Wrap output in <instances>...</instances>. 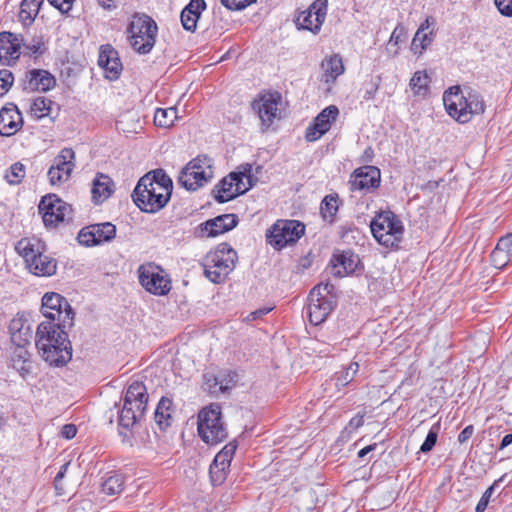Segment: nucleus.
I'll list each match as a JSON object with an SVG mask.
<instances>
[{
  "mask_svg": "<svg viewBox=\"0 0 512 512\" xmlns=\"http://www.w3.org/2000/svg\"><path fill=\"white\" fill-rule=\"evenodd\" d=\"M173 183L162 169L142 176L134 188L132 198L135 205L145 213H157L169 202Z\"/></svg>",
  "mask_w": 512,
  "mask_h": 512,
  "instance_id": "obj_1",
  "label": "nucleus"
},
{
  "mask_svg": "<svg viewBox=\"0 0 512 512\" xmlns=\"http://www.w3.org/2000/svg\"><path fill=\"white\" fill-rule=\"evenodd\" d=\"M67 328L53 321H43L37 327L35 346L41 358L50 366L62 367L72 358Z\"/></svg>",
  "mask_w": 512,
  "mask_h": 512,
  "instance_id": "obj_2",
  "label": "nucleus"
},
{
  "mask_svg": "<svg viewBox=\"0 0 512 512\" xmlns=\"http://www.w3.org/2000/svg\"><path fill=\"white\" fill-rule=\"evenodd\" d=\"M443 102L448 114L461 124L468 123L474 115L485 111V104L480 95L472 91L464 95L459 86L445 91Z\"/></svg>",
  "mask_w": 512,
  "mask_h": 512,
  "instance_id": "obj_3",
  "label": "nucleus"
},
{
  "mask_svg": "<svg viewBox=\"0 0 512 512\" xmlns=\"http://www.w3.org/2000/svg\"><path fill=\"white\" fill-rule=\"evenodd\" d=\"M16 252L24 258L28 270L36 276H52L56 273L57 262L45 254V244L37 238H23L15 245Z\"/></svg>",
  "mask_w": 512,
  "mask_h": 512,
  "instance_id": "obj_4",
  "label": "nucleus"
},
{
  "mask_svg": "<svg viewBox=\"0 0 512 512\" xmlns=\"http://www.w3.org/2000/svg\"><path fill=\"white\" fill-rule=\"evenodd\" d=\"M148 398L147 388L142 382L133 381L128 386L118 417L122 428L130 430L144 419Z\"/></svg>",
  "mask_w": 512,
  "mask_h": 512,
  "instance_id": "obj_5",
  "label": "nucleus"
},
{
  "mask_svg": "<svg viewBox=\"0 0 512 512\" xmlns=\"http://www.w3.org/2000/svg\"><path fill=\"white\" fill-rule=\"evenodd\" d=\"M157 23L144 13H135L127 26V40L132 49L139 54H148L156 43Z\"/></svg>",
  "mask_w": 512,
  "mask_h": 512,
  "instance_id": "obj_6",
  "label": "nucleus"
},
{
  "mask_svg": "<svg viewBox=\"0 0 512 512\" xmlns=\"http://www.w3.org/2000/svg\"><path fill=\"white\" fill-rule=\"evenodd\" d=\"M237 253L227 243H221L202 260L205 276L213 283H222L235 268Z\"/></svg>",
  "mask_w": 512,
  "mask_h": 512,
  "instance_id": "obj_7",
  "label": "nucleus"
},
{
  "mask_svg": "<svg viewBox=\"0 0 512 512\" xmlns=\"http://www.w3.org/2000/svg\"><path fill=\"white\" fill-rule=\"evenodd\" d=\"M370 228L376 241L386 248L398 247L404 233L401 220L392 211L379 213L371 221Z\"/></svg>",
  "mask_w": 512,
  "mask_h": 512,
  "instance_id": "obj_8",
  "label": "nucleus"
},
{
  "mask_svg": "<svg viewBox=\"0 0 512 512\" xmlns=\"http://www.w3.org/2000/svg\"><path fill=\"white\" fill-rule=\"evenodd\" d=\"M197 430L200 438L210 445H216L227 437L218 404H211L199 412Z\"/></svg>",
  "mask_w": 512,
  "mask_h": 512,
  "instance_id": "obj_9",
  "label": "nucleus"
},
{
  "mask_svg": "<svg viewBox=\"0 0 512 512\" xmlns=\"http://www.w3.org/2000/svg\"><path fill=\"white\" fill-rule=\"evenodd\" d=\"M213 161L206 155L192 159L180 172L178 183L186 190L195 191L213 178Z\"/></svg>",
  "mask_w": 512,
  "mask_h": 512,
  "instance_id": "obj_10",
  "label": "nucleus"
},
{
  "mask_svg": "<svg viewBox=\"0 0 512 512\" xmlns=\"http://www.w3.org/2000/svg\"><path fill=\"white\" fill-rule=\"evenodd\" d=\"M138 279L141 286L155 296L167 295L172 283L169 274L159 265L148 262L139 266Z\"/></svg>",
  "mask_w": 512,
  "mask_h": 512,
  "instance_id": "obj_11",
  "label": "nucleus"
},
{
  "mask_svg": "<svg viewBox=\"0 0 512 512\" xmlns=\"http://www.w3.org/2000/svg\"><path fill=\"white\" fill-rule=\"evenodd\" d=\"M305 226L297 220H278L266 233L267 242L277 250L297 242Z\"/></svg>",
  "mask_w": 512,
  "mask_h": 512,
  "instance_id": "obj_12",
  "label": "nucleus"
},
{
  "mask_svg": "<svg viewBox=\"0 0 512 512\" xmlns=\"http://www.w3.org/2000/svg\"><path fill=\"white\" fill-rule=\"evenodd\" d=\"M42 312L46 321L62 324V327H72L74 312L68 301L58 293H46L42 298Z\"/></svg>",
  "mask_w": 512,
  "mask_h": 512,
  "instance_id": "obj_13",
  "label": "nucleus"
},
{
  "mask_svg": "<svg viewBox=\"0 0 512 512\" xmlns=\"http://www.w3.org/2000/svg\"><path fill=\"white\" fill-rule=\"evenodd\" d=\"M44 225L49 228L56 227L59 223L71 218L72 207L55 194L42 197L38 205Z\"/></svg>",
  "mask_w": 512,
  "mask_h": 512,
  "instance_id": "obj_14",
  "label": "nucleus"
},
{
  "mask_svg": "<svg viewBox=\"0 0 512 512\" xmlns=\"http://www.w3.org/2000/svg\"><path fill=\"white\" fill-rule=\"evenodd\" d=\"M75 168V152L71 148H63L53 159L47 177L52 186H60L67 182Z\"/></svg>",
  "mask_w": 512,
  "mask_h": 512,
  "instance_id": "obj_15",
  "label": "nucleus"
},
{
  "mask_svg": "<svg viewBox=\"0 0 512 512\" xmlns=\"http://www.w3.org/2000/svg\"><path fill=\"white\" fill-rule=\"evenodd\" d=\"M250 171L251 166L247 165L243 172H231L228 176L224 177L215 187V199L219 203H224L245 193L248 188L243 182V177L250 173Z\"/></svg>",
  "mask_w": 512,
  "mask_h": 512,
  "instance_id": "obj_16",
  "label": "nucleus"
},
{
  "mask_svg": "<svg viewBox=\"0 0 512 512\" xmlns=\"http://www.w3.org/2000/svg\"><path fill=\"white\" fill-rule=\"evenodd\" d=\"M380 182V170L375 166L366 165L355 169L348 183L352 192L369 193L378 188Z\"/></svg>",
  "mask_w": 512,
  "mask_h": 512,
  "instance_id": "obj_17",
  "label": "nucleus"
},
{
  "mask_svg": "<svg viewBox=\"0 0 512 512\" xmlns=\"http://www.w3.org/2000/svg\"><path fill=\"white\" fill-rule=\"evenodd\" d=\"M236 448L237 445L230 442L214 457L209 469L210 479L214 486H219L226 480Z\"/></svg>",
  "mask_w": 512,
  "mask_h": 512,
  "instance_id": "obj_18",
  "label": "nucleus"
},
{
  "mask_svg": "<svg viewBox=\"0 0 512 512\" xmlns=\"http://www.w3.org/2000/svg\"><path fill=\"white\" fill-rule=\"evenodd\" d=\"M333 310V302L321 293V287H313L309 294L308 315L311 324L319 325Z\"/></svg>",
  "mask_w": 512,
  "mask_h": 512,
  "instance_id": "obj_19",
  "label": "nucleus"
},
{
  "mask_svg": "<svg viewBox=\"0 0 512 512\" xmlns=\"http://www.w3.org/2000/svg\"><path fill=\"white\" fill-rule=\"evenodd\" d=\"M327 14V0H315L307 10L297 17L300 28L311 32H318L325 21Z\"/></svg>",
  "mask_w": 512,
  "mask_h": 512,
  "instance_id": "obj_20",
  "label": "nucleus"
},
{
  "mask_svg": "<svg viewBox=\"0 0 512 512\" xmlns=\"http://www.w3.org/2000/svg\"><path fill=\"white\" fill-rule=\"evenodd\" d=\"M339 115V109L335 105L324 108L314 119V123L306 129L305 138L309 142L318 140L331 128Z\"/></svg>",
  "mask_w": 512,
  "mask_h": 512,
  "instance_id": "obj_21",
  "label": "nucleus"
},
{
  "mask_svg": "<svg viewBox=\"0 0 512 512\" xmlns=\"http://www.w3.org/2000/svg\"><path fill=\"white\" fill-rule=\"evenodd\" d=\"M280 100L279 93H266L253 102V109L257 112L263 126L269 127L278 117Z\"/></svg>",
  "mask_w": 512,
  "mask_h": 512,
  "instance_id": "obj_22",
  "label": "nucleus"
},
{
  "mask_svg": "<svg viewBox=\"0 0 512 512\" xmlns=\"http://www.w3.org/2000/svg\"><path fill=\"white\" fill-rule=\"evenodd\" d=\"M238 223L235 214H223L201 223L197 227L198 234L202 237H216L233 229Z\"/></svg>",
  "mask_w": 512,
  "mask_h": 512,
  "instance_id": "obj_23",
  "label": "nucleus"
},
{
  "mask_svg": "<svg viewBox=\"0 0 512 512\" xmlns=\"http://www.w3.org/2000/svg\"><path fill=\"white\" fill-rule=\"evenodd\" d=\"M23 45V38L21 35L12 32L0 33V62L2 64L10 65L19 59L21 55V47Z\"/></svg>",
  "mask_w": 512,
  "mask_h": 512,
  "instance_id": "obj_24",
  "label": "nucleus"
},
{
  "mask_svg": "<svg viewBox=\"0 0 512 512\" xmlns=\"http://www.w3.org/2000/svg\"><path fill=\"white\" fill-rule=\"evenodd\" d=\"M8 329L12 345L31 344L32 327L27 314L17 313L11 319Z\"/></svg>",
  "mask_w": 512,
  "mask_h": 512,
  "instance_id": "obj_25",
  "label": "nucleus"
},
{
  "mask_svg": "<svg viewBox=\"0 0 512 512\" xmlns=\"http://www.w3.org/2000/svg\"><path fill=\"white\" fill-rule=\"evenodd\" d=\"M55 84V77L50 72L42 69H33L26 73L22 87L28 92H46L54 88Z\"/></svg>",
  "mask_w": 512,
  "mask_h": 512,
  "instance_id": "obj_26",
  "label": "nucleus"
},
{
  "mask_svg": "<svg viewBox=\"0 0 512 512\" xmlns=\"http://www.w3.org/2000/svg\"><path fill=\"white\" fill-rule=\"evenodd\" d=\"M23 125L22 114L15 104L9 103L0 109V135H15Z\"/></svg>",
  "mask_w": 512,
  "mask_h": 512,
  "instance_id": "obj_27",
  "label": "nucleus"
},
{
  "mask_svg": "<svg viewBox=\"0 0 512 512\" xmlns=\"http://www.w3.org/2000/svg\"><path fill=\"white\" fill-rule=\"evenodd\" d=\"M98 64L103 68L105 77L110 80L117 79L123 69L122 63L118 56V52L110 45L101 47Z\"/></svg>",
  "mask_w": 512,
  "mask_h": 512,
  "instance_id": "obj_28",
  "label": "nucleus"
},
{
  "mask_svg": "<svg viewBox=\"0 0 512 512\" xmlns=\"http://www.w3.org/2000/svg\"><path fill=\"white\" fill-rule=\"evenodd\" d=\"M28 345H13L10 362L12 367L22 378L29 376L34 368L32 354L27 349Z\"/></svg>",
  "mask_w": 512,
  "mask_h": 512,
  "instance_id": "obj_29",
  "label": "nucleus"
},
{
  "mask_svg": "<svg viewBox=\"0 0 512 512\" xmlns=\"http://www.w3.org/2000/svg\"><path fill=\"white\" fill-rule=\"evenodd\" d=\"M115 185L113 180L105 174L98 173L92 182V200L96 204L103 203L114 192Z\"/></svg>",
  "mask_w": 512,
  "mask_h": 512,
  "instance_id": "obj_30",
  "label": "nucleus"
},
{
  "mask_svg": "<svg viewBox=\"0 0 512 512\" xmlns=\"http://www.w3.org/2000/svg\"><path fill=\"white\" fill-rule=\"evenodd\" d=\"M204 0H191L181 12V23L185 30L194 32L201 13L205 10Z\"/></svg>",
  "mask_w": 512,
  "mask_h": 512,
  "instance_id": "obj_31",
  "label": "nucleus"
},
{
  "mask_svg": "<svg viewBox=\"0 0 512 512\" xmlns=\"http://www.w3.org/2000/svg\"><path fill=\"white\" fill-rule=\"evenodd\" d=\"M44 0H22L18 12V20L24 27H30L39 14Z\"/></svg>",
  "mask_w": 512,
  "mask_h": 512,
  "instance_id": "obj_32",
  "label": "nucleus"
},
{
  "mask_svg": "<svg viewBox=\"0 0 512 512\" xmlns=\"http://www.w3.org/2000/svg\"><path fill=\"white\" fill-rule=\"evenodd\" d=\"M174 413L173 402L168 397H162L155 409V422L160 429H166L172 423V414Z\"/></svg>",
  "mask_w": 512,
  "mask_h": 512,
  "instance_id": "obj_33",
  "label": "nucleus"
},
{
  "mask_svg": "<svg viewBox=\"0 0 512 512\" xmlns=\"http://www.w3.org/2000/svg\"><path fill=\"white\" fill-rule=\"evenodd\" d=\"M323 79L326 83H332L338 76L344 73V65L339 55L330 56L322 61Z\"/></svg>",
  "mask_w": 512,
  "mask_h": 512,
  "instance_id": "obj_34",
  "label": "nucleus"
},
{
  "mask_svg": "<svg viewBox=\"0 0 512 512\" xmlns=\"http://www.w3.org/2000/svg\"><path fill=\"white\" fill-rule=\"evenodd\" d=\"M359 367L358 362L352 361L346 367L334 373L332 380L335 382V387L338 391L352 383L359 371Z\"/></svg>",
  "mask_w": 512,
  "mask_h": 512,
  "instance_id": "obj_35",
  "label": "nucleus"
},
{
  "mask_svg": "<svg viewBox=\"0 0 512 512\" xmlns=\"http://www.w3.org/2000/svg\"><path fill=\"white\" fill-rule=\"evenodd\" d=\"M430 78L426 71H416L410 79V88L418 96H425L429 90Z\"/></svg>",
  "mask_w": 512,
  "mask_h": 512,
  "instance_id": "obj_36",
  "label": "nucleus"
},
{
  "mask_svg": "<svg viewBox=\"0 0 512 512\" xmlns=\"http://www.w3.org/2000/svg\"><path fill=\"white\" fill-rule=\"evenodd\" d=\"M433 40V30L426 32L416 31L411 43L412 52L421 55L432 44Z\"/></svg>",
  "mask_w": 512,
  "mask_h": 512,
  "instance_id": "obj_37",
  "label": "nucleus"
},
{
  "mask_svg": "<svg viewBox=\"0 0 512 512\" xmlns=\"http://www.w3.org/2000/svg\"><path fill=\"white\" fill-rule=\"evenodd\" d=\"M177 119V109L169 107L166 109L157 108L154 113V123L158 127L169 128Z\"/></svg>",
  "mask_w": 512,
  "mask_h": 512,
  "instance_id": "obj_38",
  "label": "nucleus"
},
{
  "mask_svg": "<svg viewBox=\"0 0 512 512\" xmlns=\"http://www.w3.org/2000/svg\"><path fill=\"white\" fill-rule=\"evenodd\" d=\"M212 380L214 382L213 387L219 386V390L225 392L235 386L238 375L234 371H224L217 376H212ZM209 388L211 389L212 385H209Z\"/></svg>",
  "mask_w": 512,
  "mask_h": 512,
  "instance_id": "obj_39",
  "label": "nucleus"
},
{
  "mask_svg": "<svg viewBox=\"0 0 512 512\" xmlns=\"http://www.w3.org/2000/svg\"><path fill=\"white\" fill-rule=\"evenodd\" d=\"M92 230L98 244L111 241L116 235V227L110 222L94 224Z\"/></svg>",
  "mask_w": 512,
  "mask_h": 512,
  "instance_id": "obj_40",
  "label": "nucleus"
},
{
  "mask_svg": "<svg viewBox=\"0 0 512 512\" xmlns=\"http://www.w3.org/2000/svg\"><path fill=\"white\" fill-rule=\"evenodd\" d=\"M124 487V478L120 474H114L105 479L102 483V491L104 494L113 496L122 492Z\"/></svg>",
  "mask_w": 512,
  "mask_h": 512,
  "instance_id": "obj_41",
  "label": "nucleus"
},
{
  "mask_svg": "<svg viewBox=\"0 0 512 512\" xmlns=\"http://www.w3.org/2000/svg\"><path fill=\"white\" fill-rule=\"evenodd\" d=\"M51 101L45 97H37L30 106L31 116L36 119H42L49 115L51 110Z\"/></svg>",
  "mask_w": 512,
  "mask_h": 512,
  "instance_id": "obj_42",
  "label": "nucleus"
},
{
  "mask_svg": "<svg viewBox=\"0 0 512 512\" xmlns=\"http://www.w3.org/2000/svg\"><path fill=\"white\" fill-rule=\"evenodd\" d=\"M336 264H334L332 274L337 277H343L348 273L353 272L354 270V262L347 256V254L343 253L336 257Z\"/></svg>",
  "mask_w": 512,
  "mask_h": 512,
  "instance_id": "obj_43",
  "label": "nucleus"
},
{
  "mask_svg": "<svg viewBox=\"0 0 512 512\" xmlns=\"http://www.w3.org/2000/svg\"><path fill=\"white\" fill-rule=\"evenodd\" d=\"M320 210L323 218L331 222L338 211V197L327 195L321 203Z\"/></svg>",
  "mask_w": 512,
  "mask_h": 512,
  "instance_id": "obj_44",
  "label": "nucleus"
},
{
  "mask_svg": "<svg viewBox=\"0 0 512 512\" xmlns=\"http://www.w3.org/2000/svg\"><path fill=\"white\" fill-rule=\"evenodd\" d=\"M511 259L512 256L503 251V249L497 245L491 253V263L497 269L504 268Z\"/></svg>",
  "mask_w": 512,
  "mask_h": 512,
  "instance_id": "obj_45",
  "label": "nucleus"
},
{
  "mask_svg": "<svg viewBox=\"0 0 512 512\" xmlns=\"http://www.w3.org/2000/svg\"><path fill=\"white\" fill-rule=\"evenodd\" d=\"M439 429H440L439 423H436L431 427V429L429 430V432L426 436V439L424 440V442L422 443V445L420 447V452L428 453L433 449V447L435 446V444L437 442Z\"/></svg>",
  "mask_w": 512,
  "mask_h": 512,
  "instance_id": "obj_46",
  "label": "nucleus"
},
{
  "mask_svg": "<svg viewBox=\"0 0 512 512\" xmlns=\"http://www.w3.org/2000/svg\"><path fill=\"white\" fill-rule=\"evenodd\" d=\"M24 177L25 167L20 162L14 163L6 174V179L10 184H19Z\"/></svg>",
  "mask_w": 512,
  "mask_h": 512,
  "instance_id": "obj_47",
  "label": "nucleus"
},
{
  "mask_svg": "<svg viewBox=\"0 0 512 512\" xmlns=\"http://www.w3.org/2000/svg\"><path fill=\"white\" fill-rule=\"evenodd\" d=\"M77 240L79 244L87 247L99 245L92 230V225L82 228L78 233Z\"/></svg>",
  "mask_w": 512,
  "mask_h": 512,
  "instance_id": "obj_48",
  "label": "nucleus"
},
{
  "mask_svg": "<svg viewBox=\"0 0 512 512\" xmlns=\"http://www.w3.org/2000/svg\"><path fill=\"white\" fill-rule=\"evenodd\" d=\"M14 77L7 69L0 70V97L4 96L11 88Z\"/></svg>",
  "mask_w": 512,
  "mask_h": 512,
  "instance_id": "obj_49",
  "label": "nucleus"
},
{
  "mask_svg": "<svg viewBox=\"0 0 512 512\" xmlns=\"http://www.w3.org/2000/svg\"><path fill=\"white\" fill-rule=\"evenodd\" d=\"M25 49L28 51V54L33 57H38L39 55H42L45 47L41 39L34 38L31 42L24 44Z\"/></svg>",
  "mask_w": 512,
  "mask_h": 512,
  "instance_id": "obj_50",
  "label": "nucleus"
},
{
  "mask_svg": "<svg viewBox=\"0 0 512 512\" xmlns=\"http://www.w3.org/2000/svg\"><path fill=\"white\" fill-rule=\"evenodd\" d=\"M256 0H221V3L230 10H242Z\"/></svg>",
  "mask_w": 512,
  "mask_h": 512,
  "instance_id": "obj_51",
  "label": "nucleus"
},
{
  "mask_svg": "<svg viewBox=\"0 0 512 512\" xmlns=\"http://www.w3.org/2000/svg\"><path fill=\"white\" fill-rule=\"evenodd\" d=\"M494 3L501 15L512 17V0H494Z\"/></svg>",
  "mask_w": 512,
  "mask_h": 512,
  "instance_id": "obj_52",
  "label": "nucleus"
},
{
  "mask_svg": "<svg viewBox=\"0 0 512 512\" xmlns=\"http://www.w3.org/2000/svg\"><path fill=\"white\" fill-rule=\"evenodd\" d=\"M50 5L57 8L62 13H68L74 4L75 0H47Z\"/></svg>",
  "mask_w": 512,
  "mask_h": 512,
  "instance_id": "obj_53",
  "label": "nucleus"
},
{
  "mask_svg": "<svg viewBox=\"0 0 512 512\" xmlns=\"http://www.w3.org/2000/svg\"><path fill=\"white\" fill-rule=\"evenodd\" d=\"M493 486L489 487L480 498L479 502L476 505L475 511L476 512H484L488 506V503L490 501L491 495L493 493Z\"/></svg>",
  "mask_w": 512,
  "mask_h": 512,
  "instance_id": "obj_54",
  "label": "nucleus"
},
{
  "mask_svg": "<svg viewBox=\"0 0 512 512\" xmlns=\"http://www.w3.org/2000/svg\"><path fill=\"white\" fill-rule=\"evenodd\" d=\"M497 246H499L503 251L512 256V233L507 234L499 239Z\"/></svg>",
  "mask_w": 512,
  "mask_h": 512,
  "instance_id": "obj_55",
  "label": "nucleus"
},
{
  "mask_svg": "<svg viewBox=\"0 0 512 512\" xmlns=\"http://www.w3.org/2000/svg\"><path fill=\"white\" fill-rule=\"evenodd\" d=\"M474 433L473 425L466 426L458 435V442L463 444L467 442Z\"/></svg>",
  "mask_w": 512,
  "mask_h": 512,
  "instance_id": "obj_56",
  "label": "nucleus"
},
{
  "mask_svg": "<svg viewBox=\"0 0 512 512\" xmlns=\"http://www.w3.org/2000/svg\"><path fill=\"white\" fill-rule=\"evenodd\" d=\"M77 433L76 426L74 424H65L61 429V435L65 439H72Z\"/></svg>",
  "mask_w": 512,
  "mask_h": 512,
  "instance_id": "obj_57",
  "label": "nucleus"
},
{
  "mask_svg": "<svg viewBox=\"0 0 512 512\" xmlns=\"http://www.w3.org/2000/svg\"><path fill=\"white\" fill-rule=\"evenodd\" d=\"M404 33H405L404 27L398 25L393 30V32L390 36V39H389V43H394L395 45H397L401 41V38L404 35Z\"/></svg>",
  "mask_w": 512,
  "mask_h": 512,
  "instance_id": "obj_58",
  "label": "nucleus"
},
{
  "mask_svg": "<svg viewBox=\"0 0 512 512\" xmlns=\"http://www.w3.org/2000/svg\"><path fill=\"white\" fill-rule=\"evenodd\" d=\"M69 465H70V462H67V463L63 464L60 467V470L58 471V473L55 476L54 485H55V488L57 490L59 489L60 481L64 478V476H65V474H66V472L68 470Z\"/></svg>",
  "mask_w": 512,
  "mask_h": 512,
  "instance_id": "obj_59",
  "label": "nucleus"
},
{
  "mask_svg": "<svg viewBox=\"0 0 512 512\" xmlns=\"http://www.w3.org/2000/svg\"><path fill=\"white\" fill-rule=\"evenodd\" d=\"M378 90V82H370L369 88L366 89L363 98L366 100L372 99Z\"/></svg>",
  "mask_w": 512,
  "mask_h": 512,
  "instance_id": "obj_60",
  "label": "nucleus"
},
{
  "mask_svg": "<svg viewBox=\"0 0 512 512\" xmlns=\"http://www.w3.org/2000/svg\"><path fill=\"white\" fill-rule=\"evenodd\" d=\"M316 287H321V293H323V296H326V298L331 299L333 291H334V285L327 282L325 284H319Z\"/></svg>",
  "mask_w": 512,
  "mask_h": 512,
  "instance_id": "obj_61",
  "label": "nucleus"
},
{
  "mask_svg": "<svg viewBox=\"0 0 512 512\" xmlns=\"http://www.w3.org/2000/svg\"><path fill=\"white\" fill-rule=\"evenodd\" d=\"M435 24V19L431 16L427 17L419 26L417 31L426 32L430 31L431 26Z\"/></svg>",
  "mask_w": 512,
  "mask_h": 512,
  "instance_id": "obj_62",
  "label": "nucleus"
},
{
  "mask_svg": "<svg viewBox=\"0 0 512 512\" xmlns=\"http://www.w3.org/2000/svg\"><path fill=\"white\" fill-rule=\"evenodd\" d=\"M272 310V308H261V309H258V310H255L253 312H251L248 316H247V319L248 320H255L263 315H266L267 313H269L270 311Z\"/></svg>",
  "mask_w": 512,
  "mask_h": 512,
  "instance_id": "obj_63",
  "label": "nucleus"
},
{
  "mask_svg": "<svg viewBox=\"0 0 512 512\" xmlns=\"http://www.w3.org/2000/svg\"><path fill=\"white\" fill-rule=\"evenodd\" d=\"M510 444H512V434H506L502 441H501V444H500V449H504L505 447L509 446Z\"/></svg>",
  "mask_w": 512,
  "mask_h": 512,
  "instance_id": "obj_64",
  "label": "nucleus"
}]
</instances>
